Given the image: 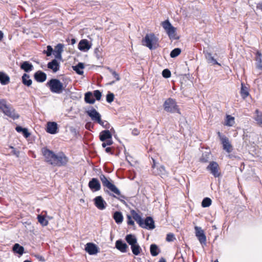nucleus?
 Listing matches in <instances>:
<instances>
[{
    "instance_id": "57",
    "label": "nucleus",
    "mask_w": 262,
    "mask_h": 262,
    "mask_svg": "<svg viewBox=\"0 0 262 262\" xmlns=\"http://www.w3.org/2000/svg\"><path fill=\"white\" fill-rule=\"evenodd\" d=\"M24 127H21V126H19V125H17L16 127H15V130H16L17 132L18 133H21L23 130L24 129Z\"/></svg>"
},
{
    "instance_id": "20",
    "label": "nucleus",
    "mask_w": 262,
    "mask_h": 262,
    "mask_svg": "<svg viewBox=\"0 0 262 262\" xmlns=\"http://www.w3.org/2000/svg\"><path fill=\"white\" fill-rule=\"evenodd\" d=\"M115 248L122 253L127 252L128 246L121 239H118L115 242Z\"/></svg>"
},
{
    "instance_id": "18",
    "label": "nucleus",
    "mask_w": 262,
    "mask_h": 262,
    "mask_svg": "<svg viewBox=\"0 0 262 262\" xmlns=\"http://www.w3.org/2000/svg\"><path fill=\"white\" fill-rule=\"evenodd\" d=\"M58 125L55 122H48L47 124L46 132L50 134H56L58 131Z\"/></svg>"
},
{
    "instance_id": "38",
    "label": "nucleus",
    "mask_w": 262,
    "mask_h": 262,
    "mask_svg": "<svg viewBox=\"0 0 262 262\" xmlns=\"http://www.w3.org/2000/svg\"><path fill=\"white\" fill-rule=\"evenodd\" d=\"M249 95V90L247 87L245 86L242 83L241 90V95L244 99L247 98Z\"/></svg>"
},
{
    "instance_id": "53",
    "label": "nucleus",
    "mask_w": 262,
    "mask_h": 262,
    "mask_svg": "<svg viewBox=\"0 0 262 262\" xmlns=\"http://www.w3.org/2000/svg\"><path fill=\"white\" fill-rule=\"evenodd\" d=\"M127 223L128 225H135L134 221L132 220V216L130 215H127Z\"/></svg>"
},
{
    "instance_id": "2",
    "label": "nucleus",
    "mask_w": 262,
    "mask_h": 262,
    "mask_svg": "<svg viewBox=\"0 0 262 262\" xmlns=\"http://www.w3.org/2000/svg\"><path fill=\"white\" fill-rule=\"evenodd\" d=\"M51 92L55 94H60L64 90L66 85L64 84L57 78H52L46 83Z\"/></svg>"
},
{
    "instance_id": "47",
    "label": "nucleus",
    "mask_w": 262,
    "mask_h": 262,
    "mask_svg": "<svg viewBox=\"0 0 262 262\" xmlns=\"http://www.w3.org/2000/svg\"><path fill=\"white\" fill-rule=\"evenodd\" d=\"M107 69L112 74L113 76L116 79V81L120 80V76H119V74L116 72V71L113 70L110 67H107Z\"/></svg>"
},
{
    "instance_id": "52",
    "label": "nucleus",
    "mask_w": 262,
    "mask_h": 262,
    "mask_svg": "<svg viewBox=\"0 0 262 262\" xmlns=\"http://www.w3.org/2000/svg\"><path fill=\"white\" fill-rule=\"evenodd\" d=\"M21 133L26 138H28L30 136V133L29 132L28 129L27 128L24 127Z\"/></svg>"
},
{
    "instance_id": "6",
    "label": "nucleus",
    "mask_w": 262,
    "mask_h": 262,
    "mask_svg": "<svg viewBox=\"0 0 262 262\" xmlns=\"http://www.w3.org/2000/svg\"><path fill=\"white\" fill-rule=\"evenodd\" d=\"M99 178L104 187H107L114 193L120 195V191L119 189L114 184L111 183L104 174H101Z\"/></svg>"
},
{
    "instance_id": "50",
    "label": "nucleus",
    "mask_w": 262,
    "mask_h": 262,
    "mask_svg": "<svg viewBox=\"0 0 262 262\" xmlns=\"http://www.w3.org/2000/svg\"><path fill=\"white\" fill-rule=\"evenodd\" d=\"M162 74L163 77L165 78H169L171 76V72L168 69L163 70Z\"/></svg>"
},
{
    "instance_id": "46",
    "label": "nucleus",
    "mask_w": 262,
    "mask_h": 262,
    "mask_svg": "<svg viewBox=\"0 0 262 262\" xmlns=\"http://www.w3.org/2000/svg\"><path fill=\"white\" fill-rule=\"evenodd\" d=\"M114 94L113 93L108 92L106 96V101L109 103H112L114 101Z\"/></svg>"
},
{
    "instance_id": "39",
    "label": "nucleus",
    "mask_w": 262,
    "mask_h": 262,
    "mask_svg": "<svg viewBox=\"0 0 262 262\" xmlns=\"http://www.w3.org/2000/svg\"><path fill=\"white\" fill-rule=\"evenodd\" d=\"M234 118L231 115H226L225 125L228 126H232L234 124Z\"/></svg>"
},
{
    "instance_id": "58",
    "label": "nucleus",
    "mask_w": 262,
    "mask_h": 262,
    "mask_svg": "<svg viewBox=\"0 0 262 262\" xmlns=\"http://www.w3.org/2000/svg\"><path fill=\"white\" fill-rule=\"evenodd\" d=\"M105 143H106V145L107 146H110V145H111L113 143V142L112 141V139H107V140H106L105 141Z\"/></svg>"
},
{
    "instance_id": "54",
    "label": "nucleus",
    "mask_w": 262,
    "mask_h": 262,
    "mask_svg": "<svg viewBox=\"0 0 262 262\" xmlns=\"http://www.w3.org/2000/svg\"><path fill=\"white\" fill-rule=\"evenodd\" d=\"M62 52L54 53L53 54L55 56V59L61 60L62 59Z\"/></svg>"
},
{
    "instance_id": "55",
    "label": "nucleus",
    "mask_w": 262,
    "mask_h": 262,
    "mask_svg": "<svg viewBox=\"0 0 262 262\" xmlns=\"http://www.w3.org/2000/svg\"><path fill=\"white\" fill-rule=\"evenodd\" d=\"M11 153L12 154L15 155L17 158H18L19 156L20 152L19 150H17L15 148L12 150Z\"/></svg>"
},
{
    "instance_id": "13",
    "label": "nucleus",
    "mask_w": 262,
    "mask_h": 262,
    "mask_svg": "<svg viewBox=\"0 0 262 262\" xmlns=\"http://www.w3.org/2000/svg\"><path fill=\"white\" fill-rule=\"evenodd\" d=\"M93 201L95 206L98 209L103 210L106 208L107 204L101 195L96 196Z\"/></svg>"
},
{
    "instance_id": "29",
    "label": "nucleus",
    "mask_w": 262,
    "mask_h": 262,
    "mask_svg": "<svg viewBox=\"0 0 262 262\" xmlns=\"http://www.w3.org/2000/svg\"><path fill=\"white\" fill-rule=\"evenodd\" d=\"M72 68L77 74L80 75H83V69L84 68V66L82 62H79L76 65L73 66Z\"/></svg>"
},
{
    "instance_id": "25",
    "label": "nucleus",
    "mask_w": 262,
    "mask_h": 262,
    "mask_svg": "<svg viewBox=\"0 0 262 262\" xmlns=\"http://www.w3.org/2000/svg\"><path fill=\"white\" fill-rule=\"evenodd\" d=\"M21 82L25 85L29 87L32 83V80L30 78V75L27 73H24L21 77Z\"/></svg>"
},
{
    "instance_id": "21",
    "label": "nucleus",
    "mask_w": 262,
    "mask_h": 262,
    "mask_svg": "<svg viewBox=\"0 0 262 262\" xmlns=\"http://www.w3.org/2000/svg\"><path fill=\"white\" fill-rule=\"evenodd\" d=\"M47 74L40 70L34 74V79L38 82H43L47 79Z\"/></svg>"
},
{
    "instance_id": "28",
    "label": "nucleus",
    "mask_w": 262,
    "mask_h": 262,
    "mask_svg": "<svg viewBox=\"0 0 262 262\" xmlns=\"http://www.w3.org/2000/svg\"><path fill=\"white\" fill-rule=\"evenodd\" d=\"M211 160V152L205 151L203 152L200 158V162L203 163H207Z\"/></svg>"
},
{
    "instance_id": "3",
    "label": "nucleus",
    "mask_w": 262,
    "mask_h": 262,
    "mask_svg": "<svg viewBox=\"0 0 262 262\" xmlns=\"http://www.w3.org/2000/svg\"><path fill=\"white\" fill-rule=\"evenodd\" d=\"M158 38L153 33L147 34L142 40L143 45L146 46L149 49H156L158 46Z\"/></svg>"
},
{
    "instance_id": "27",
    "label": "nucleus",
    "mask_w": 262,
    "mask_h": 262,
    "mask_svg": "<svg viewBox=\"0 0 262 262\" xmlns=\"http://www.w3.org/2000/svg\"><path fill=\"white\" fill-rule=\"evenodd\" d=\"M125 239L130 246H132L138 243L136 236L132 234H127L125 237Z\"/></svg>"
},
{
    "instance_id": "5",
    "label": "nucleus",
    "mask_w": 262,
    "mask_h": 262,
    "mask_svg": "<svg viewBox=\"0 0 262 262\" xmlns=\"http://www.w3.org/2000/svg\"><path fill=\"white\" fill-rule=\"evenodd\" d=\"M162 26L170 39H179V37H176V28L171 24L168 19L163 21Z\"/></svg>"
},
{
    "instance_id": "40",
    "label": "nucleus",
    "mask_w": 262,
    "mask_h": 262,
    "mask_svg": "<svg viewBox=\"0 0 262 262\" xmlns=\"http://www.w3.org/2000/svg\"><path fill=\"white\" fill-rule=\"evenodd\" d=\"M37 220L38 222L43 226H46L48 224V221L42 215H38L37 216Z\"/></svg>"
},
{
    "instance_id": "48",
    "label": "nucleus",
    "mask_w": 262,
    "mask_h": 262,
    "mask_svg": "<svg viewBox=\"0 0 262 262\" xmlns=\"http://www.w3.org/2000/svg\"><path fill=\"white\" fill-rule=\"evenodd\" d=\"M102 49L100 47H97L94 50V54L97 59H99L102 57Z\"/></svg>"
},
{
    "instance_id": "8",
    "label": "nucleus",
    "mask_w": 262,
    "mask_h": 262,
    "mask_svg": "<svg viewBox=\"0 0 262 262\" xmlns=\"http://www.w3.org/2000/svg\"><path fill=\"white\" fill-rule=\"evenodd\" d=\"M219 169L218 163L215 161H210L206 167V170L209 171L214 178H219L221 176Z\"/></svg>"
},
{
    "instance_id": "23",
    "label": "nucleus",
    "mask_w": 262,
    "mask_h": 262,
    "mask_svg": "<svg viewBox=\"0 0 262 262\" xmlns=\"http://www.w3.org/2000/svg\"><path fill=\"white\" fill-rule=\"evenodd\" d=\"M112 135L108 129H105L101 131L99 134V139L100 141L104 142L106 140L112 139Z\"/></svg>"
},
{
    "instance_id": "44",
    "label": "nucleus",
    "mask_w": 262,
    "mask_h": 262,
    "mask_svg": "<svg viewBox=\"0 0 262 262\" xmlns=\"http://www.w3.org/2000/svg\"><path fill=\"white\" fill-rule=\"evenodd\" d=\"M64 45L62 43H58L55 47L53 50L54 53L62 52L63 51Z\"/></svg>"
},
{
    "instance_id": "11",
    "label": "nucleus",
    "mask_w": 262,
    "mask_h": 262,
    "mask_svg": "<svg viewBox=\"0 0 262 262\" xmlns=\"http://www.w3.org/2000/svg\"><path fill=\"white\" fill-rule=\"evenodd\" d=\"M140 227L147 230H152L155 228V222L151 216H147L145 220H143L142 224Z\"/></svg>"
},
{
    "instance_id": "60",
    "label": "nucleus",
    "mask_w": 262,
    "mask_h": 262,
    "mask_svg": "<svg viewBox=\"0 0 262 262\" xmlns=\"http://www.w3.org/2000/svg\"><path fill=\"white\" fill-rule=\"evenodd\" d=\"M105 150L107 153L110 154L111 155H114V151H112L111 148L110 147L105 148Z\"/></svg>"
},
{
    "instance_id": "41",
    "label": "nucleus",
    "mask_w": 262,
    "mask_h": 262,
    "mask_svg": "<svg viewBox=\"0 0 262 262\" xmlns=\"http://www.w3.org/2000/svg\"><path fill=\"white\" fill-rule=\"evenodd\" d=\"M212 201L210 198L206 197L202 202V206L204 208L208 207L211 204Z\"/></svg>"
},
{
    "instance_id": "33",
    "label": "nucleus",
    "mask_w": 262,
    "mask_h": 262,
    "mask_svg": "<svg viewBox=\"0 0 262 262\" xmlns=\"http://www.w3.org/2000/svg\"><path fill=\"white\" fill-rule=\"evenodd\" d=\"M113 219L117 224L122 223L123 216L121 212L118 211H115L113 214Z\"/></svg>"
},
{
    "instance_id": "7",
    "label": "nucleus",
    "mask_w": 262,
    "mask_h": 262,
    "mask_svg": "<svg viewBox=\"0 0 262 262\" xmlns=\"http://www.w3.org/2000/svg\"><path fill=\"white\" fill-rule=\"evenodd\" d=\"M68 162V158L63 152H59L56 154L54 162H52V165L54 166H65Z\"/></svg>"
},
{
    "instance_id": "9",
    "label": "nucleus",
    "mask_w": 262,
    "mask_h": 262,
    "mask_svg": "<svg viewBox=\"0 0 262 262\" xmlns=\"http://www.w3.org/2000/svg\"><path fill=\"white\" fill-rule=\"evenodd\" d=\"M217 134L223 145V149L228 153L230 152L231 151L232 145L229 142V139L220 132Z\"/></svg>"
},
{
    "instance_id": "37",
    "label": "nucleus",
    "mask_w": 262,
    "mask_h": 262,
    "mask_svg": "<svg viewBox=\"0 0 262 262\" xmlns=\"http://www.w3.org/2000/svg\"><path fill=\"white\" fill-rule=\"evenodd\" d=\"M130 248L133 253L135 255H138L142 250L140 246L138 244V243H137V244H135V245L130 246Z\"/></svg>"
},
{
    "instance_id": "35",
    "label": "nucleus",
    "mask_w": 262,
    "mask_h": 262,
    "mask_svg": "<svg viewBox=\"0 0 262 262\" xmlns=\"http://www.w3.org/2000/svg\"><path fill=\"white\" fill-rule=\"evenodd\" d=\"M130 212L134 219L137 222L140 226V225L142 224V222L143 221V219L138 213L136 212L135 210H131Z\"/></svg>"
},
{
    "instance_id": "15",
    "label": "nucleus",
    "mask_w": 262,
    "mask_h": 262,
    "mask_svg": "<svg viewBox=\"0 0 262 262\" xmlns=\"http://www.w3.org/2000/svg\"><path fill=\"white\" fill-rule=\"evenodd\" d=\"M90 107V110L86 111V114L93 121L97 122L101 118V115L93 107Z\"/></svg>"
},
{
    "instance_id": "16",
    "label": "nucleus",
    "mask_w": 262,
    "mask_h": 262,
    "mask_svg": "<svg viewBox=\"0 0 262 262\" xmlns=\"http://www.w3.org/2000/svg\"><path fill=\"white\" fill-rule=\"evenodd\" d=\"M88 186L92 191H97L100 189L101 184L97 178H92L89 182Z\"/></svg>"
},
{
    "instance_id": "19",
    "label": "nucleus",
    "mask_w": 262,
    "mask_h": 262,
    "mask_svg": "<svg viewBox=\"0 0 262 262\" xmlns=\"http://www.w3.org/2000/svg\"><path fill=\"white\" fill-rule=\"evenodd\" d=\"M47 67L48 69L52 70L54 73H56L60 69V62L57 59H53L48 63Z\"/></svg>"
},
{
    "instance_id": "17",
    "label": "nucleus",
    "mask_w": 262,
    "mask_h": 262,
    "mask_svg": "<svg viewBox=\"0 0 262 262\" xmlns=\"http://www.w3.org/2000/svg\"><path fill=\"white\" fill-rule=\"evenodd\" d=\"M92 45L86 39H81L78 45V49L83 52L88 51L91 48Z\"/></svg>"
},
{
    "instance_id": "61",
    "label": "nucleus",
    "mask_w": 262,
    "mask_h": 262,
    "mask_svg": "<svg viewBox=\"0 0 262 262\" xmlns=\"http://www.w3.org/2000/svg\"><path fill=\"white\" fill-rule=\"evenodd\" d=\"M119 195H120V198H119V200L121 202H122L123 204H125L126 203L125 201L124 200H123V199H125V196L124 195H120V194Z\"/></svg>"
},
{
    "instance_id": "56",
    "label": "nucleus",
    "mask_w": 262,
    "mask_h": 262,
    "mask_svg": "<svg viewBox=\"0 0 262 262\" xmlns=\"http://www.w3.org/2000/svg\"><path fill=\"white\" fill-rule=\"evenodd\" d=\"M159 170L160 171V173L161 174H164L165 172V168L163 165H161L159 167Z\"/></svg>"
},
{
    "instance_id": "49",
    "label": "nucleus",
    "mask_w": 262,
    "mask_h": 262,
    "mask_svg": "<svg viewBox=\"0 0 262 262\" xmlns=\"http://www.w3.org/2000/svg\"><path fill=\"white\" fill-rule=\"evenodd\" d=\"M94 96L95 97V100H100L101 99L102 94L101 92L99 90H95L93 92Z\"/></svg>"
},
{
    "instance_id": "24",
    "label": "nucleus",
    "mask_w": 262,
    "mask_h": 262,
    "mask_svg": "<svg viewBox=\"0 0 262 262\" xmlns=\"http://www.w3.org/2000/svg\"><path fill=\"white\" fill-rule=\"evenodd\" d=\"M203 53L205 54V57L207 60L208 63H211L213 64H217L220 66V63H219L212 56L211 53L208 52L207 51H203Z\"/></svg>"
},
{
    "instance_id": "64",
    "label": "nucleus",
    "mask_w": 262,
    "mask_h": 262,
    "mask_svg": "<svg viewBox=\"0 0 262 262\" xmlns=\"http://www.w3.org/2000/svg\"><path fill=\"white\" fill-rule=\"evenodd\" d=\"M158 262H166V261L164 258L161 257Z\"/></svg>"
},
{
    "instance_id": "31",
    "label": "nucleus",
    "mask_w": 262,
    "mask_h": 262,
    "mask_svg": "<svg viewBox=\"0 0 262 262\" xmlns=\"http://www.w3.org/2000/svg\"><path fill=\"white\" fill-rule=\"evenodd\" d=\"M161 252L160 249L155 244H152L150 246V252L152 256H157Z\"/></svg>"
},
{
    "instance_id": "30",
    "label": "nucleus",
    "mask_w": 262,
    "mask_h": 262,
    "mask_svg": "<svg viewBox=\"0 0 262 262\" xmlns=\"http://www.w3.org/2000/svg\"><path fill=\"white\" fill-rule=\"evenodd\" d=\"M12 250L15 253L22 255L24 253V248L18 243L15 244L13 246Z\"/></svg>"
},
{
    "instance_id": "32",
    "label": "nucleus",
    "mask_w": 262,
    "mask_h": 262,
    "mask_svg": "<svg viewBox=\"0 0 262 262\" xmlns=\"http://www.w3.org/2000/svg\"><path fill=\"white\" fill-rule=\"evenodd\" d=\"M256 68L262 71V54L259 51L256 52Z\"/></svg>"
},
{
    "instance_id": "36",
    "label": "nucleus",
    "mask_w": 262,
    "mask_h": 262,
    "mask_svg": "<svg viewBox=\"0 0 262 262\" xmlns=\"http://www.w3.org/2000/svg\"><path fill=\"white\" fill-rule=\"evenodd\" d=\"M255 113L256 116L254 117V120L259 126H262V113L256 110L255 111Z\"/></svg>"
},
{
    "instance_id": "63",
    "label": "nucleus",
    "mask_w": 262,
    "mask_h": 262,
    "mask_svg": "<svg viewBox=\"0 0 262 262\" xmlns=\"http://www.w3.org/2000/svg\"><path fill=\"white\" fill-rule=\"evenodd\" d=\"M3 37H4V33L2 31L0 30V41L2 40Z\"/></svg>"
},
{
    "instance_id": "14",
    "label": "nucleus",
    "mask_w": 262,
    "mask_h": 262,
    "mask_svg": "<svg viewBox=\"0 0 262 262\" xmlns=\"http://www.w3.org/2000/svg\"><path fill=\"white\" fill-rule=\"evenodd\" d=\"M84 249L87 253L91 255H95L99 252L98 246L93 243H87L85 245Z\"/></svg>"
},
{
    "instance_id": "26",
    "label": "nucleus",
    "mask_w": 262,
    "mask_h": 262,
    "mask_svg": "<svg viewBox=\"0 0 262 262\" xmlns=\"http://www.w3.org/2000/svg\"><path fill=\"white\" fill-rule=\"evenodd\" d=\"M10 82L9 76L4 72H0V83L2 85H5Z\"/></svg>"
},
{
    "instance_id": "43",
    "label": "nucleus",
    "mask_w": 262,
    "mask_h": 262,
    "mask_svg": "<svg viewBox=\"0 0 262 262\" xmlns=\"http://www.w3.org/2000/svg\"><path fill=\"white\" fill-rule=\"evenodd\" d=\"M98 124H99L100 125H101L103 128L108 129L110 127V123L105 120H102L100 118L99 119V121H98L97 122Z\"/></svg>"
},
{
    "instance_id": "4",
    "label": "nucleus",
    "mask_w": 262,
    "mask_h": 262,
    "mask_svg": "<svg viewBox=\"0 0 262 262\" xmlns=\"http://www.w3.org/2000/svg\"><path fill=\"white\" fill-rule=\"evenodd\" d=\"M163 107L164 110L167 112L180 114V110L176 100L171 98H169L165 101L163 104Z\"/></svg>"
},
{
    "instance_id": "59",
    "label": "nucleus",
    "mask_w": 262,
    "mask_h": 262,
    "mask_svg": "<svg viewBox=\"0 0 262 262\" xmlns=\"http://www.w3.org/2000/svg\"><path fill=\"white\" fill-rule=\"evenodd\" d=\"M132 134L134 136H138L139 133H140V132L139 131V130L137 128H134L133 130H132Z\"/></svg>"
},
{
    "instance_id": "45",
    "label": "nucleus",
    "mask_w": 262,
    "mask_h": 262,
    "mask_svg": "<svg viewBox=\"0 0 262 262\" xmlns=\"http://www.w3.org/2000/svg\"><path fill=\"white\" fill-rule=\"evenodd\" d=\"M43 53L46 54L47 56H51L52 54H54L53 49L51 46L48 45L47 47V50L43 51Z\"/></svg>"
},
{
    "instance_id": "34",
    "label": "nucleus",
    "mask_w": 262,
    "mask_h": 262,
    "mask_svg": "<svg viewBox=\"0 0 262 262\" xmlns=\"http://www.w3.org/2000/svg\"><path fill=\"white\" fill-rule=\"evenodd\" d=\"M84 101L88 104H94L95 102V99L93 97L92 93L88 92L84 94Z\"/></svg>"
},
{
    "instance_id": "1",
    "label": "nucleus",
    "mask_w": 262,
    "mask_h": 262,
    "mask_svg": "<svg viewBox=\"0 0 262 262\" xmlns=\"http://www.w3.org/2000/svg\"><path fill=\"white\" fill-rule=\"evenodd\" d=\"M0 110L5 115L15 120L18 119L19 115L17 113L13 107L7 104V101L5 99H0Z\"/></svg>"
},
{
    "instance_id": "10",
    "label": "nucleus",
    "mask_w": 262,
    "mask_h": 262,
    "mask_svg": "<svg viewBox=\"0 0 262 262\" xmlns=\"http://www.w3.org/2000/svg\"><path fill=\"white\" fill-rule=\"evenodd\" d=\"M194 229L195 231V236L198 238L200 244L202 245H206V236L203 230L201 227L195 226Z\"/></svg>"
},
{
    "instance_id": "12",
    "label": "nucleus",
    "mask_w": 262,
    "mask_h": 262,
    "mask_svg": "<svg viewBox=\"0 0 262 262\" xmlns=\"http://www.w3.org/2000/svg\"><path fill=\"white\" fill-rule=\"evenodd\" d=\"M42 154L46 161L52 165V162L54 161L56 154L53 151L48 148H43L42 149Z\"/></svg>"
},
{
    "instance_id": "42",
    "label": "nucleus",
    "mask_w": 262,
    "mask_h": 262,
    "mask_svg": "<svg viewBox=\"0 0 262 262\" xmlns=\"http://www.w3.org/2000/svg\"><path fill=\"white\" fill-rule=\"evenodd\" d=\"M181 52V49L179 48H174L171 51L170 56L171 58H176L180 54Z\"/></svg>"
},
{
    "instance_id": "62",
    "label": "nucleus",
    "mask_w": 262,
    "mask_h": 262,
    "mask_svg": "<svg viewBox=\"0 0 262 262\" xmlns=\"http://www.w3.org/2000/svg\"><path fill=\"white\" fill-rule=\"evenodd\" d=\"M257 8L260 9L262 11V2L257 4Z\"/></svg>"
},
{
    "instance_id": "22",
    "label": "nucleus",
    "mask_w": 262,
    "mask_h": 262,
    "mask_svg": "<svg viewBox=\"0 0 262 262\" xmlns=\"http://www.w3.org/2000/svg\"><path fill=\"white\" fill-rule=\"evenodd\" d=\"M20 68L26 73H29L33 69V64L28 61H23L20 63Z\"/></svg>"
},
{
    "instance_id": "51",
    "label": "nucleus",
    "mask_w": 262,
    "mask_h": 262,
    "mask_svg": "<svg viewBox=\"0 0 262 262\" xmlns=\"http://www.w3.org/2000/svg\"><path fill=\"white\" fill-rule=\"evenodd\" d=\"M175 239L174 234L171 233H169L166 235V240L167 242H173Z\"/></svg>"
}]
</instances>
